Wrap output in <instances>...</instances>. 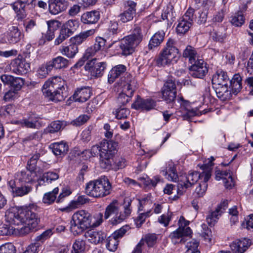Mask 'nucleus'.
I'll return each mask as SVG.
<instances>
[{
    "label": "nucleus",
    "mask_w": 253,
    "mask_h": 253,
    "mask_svg": "<svg viewBox=\"0 0 253 253\" xmlns=\"http://www.w3.org/2000/svg\"><path fill=\"white\" fill-rule=\"evenodd\" d=\"M23 37V35L17 26H11L9 28L7 39L10 43L19 42Z\"/></svg>",
    "instance_id": "393cba45"
},
{
    "label": "nucleus",
    "mask_w": 253,
    "mask_h": 253,
    "mask_svg": "<svg viewBox=\"0 0 253 253\" xmlns=\"http://www.w3.org/2000/svg\"><path fill=\"white\" fill-rule=\"evenodd\" d=\"M13 123L15 124H20L22 126L28 128L36 129H39L42 126L41 122L39 121L37 118L33 119L32 118H29L20 121H14Z\"/></svg>",
    "instance_id": "c756f323"
},
{
    "label": "nucleus",
    "mask_w": 253,
    "mask_h": 253,
    "mask_svg": "<svg viewBox=\"0 0 253 253\" xmlns=\"http://www.w3.org/2000/svg\"><path fill=\"white\" fill-rule=\"evenodd\" d=\"M95 32V29H90L81 32L79 35L71 38L70 40V42H72L78 47V45L81 44L88 37L93 35Z\"/></svg>",
    "instance_id": "a878e982"
},
{
    "label": "nucleus",
    "mask_w": 253,
    "mask_h": 253,
    "mask_svg": "<svg viewBox=\"0 0 253 253\" xmlns=\"http://www.w3.org/2000/svg\"><path fill=\"white\" fill-rule=\"evenodd\" d=\"M58 191V188L56 187L52 191L44 194L42 198L43 203L48 205L52 204L56 199Z\"/></svg>",
    "instance_id": "de8ad7c7"
},
{
    "label": "nucleus",
    "mask_w": 253,
    "mask_h": 253,
    "mask_svg": "<svg viewBox=\"0 0 253 253\" xmlns=\"http://www.w3.org/2000/svg\"><path fill=\"white\" fill-rule=\"evenodd\" d=\"M115 115L118 119L126 118L129 114V111L126 108H120L116 110Z\"/></svg>",
    "instance_id": "69168bd1"
},
{
    "label": "nucleus",
    "mask_w": 253,
    "mask_h": 253,
    "mask_svg": "<svg viewBox=\"0 0 253 253\" xmlns=\"http://www.w3.org/2000/svg\"><path fill=\"white\" fill-rule=\"evenodd\" d=\"M99 18V12L94 10L83 14L81 17V20L84 23L90 24L97 22Z\"/></svg>",
    "instance_id": "7c9ffc66"
},
{
    "label": "nucleus",
    "mask_w": 253,
    "mask_h": 253,
    "mask_svg": "<svg viewBox=\"0 0 253 253\" xmlns=\"http://www.w3.org/2000/svg\"><path fill=\"white\" fill-rule=\"evenodd\" d=\"M84 237L89 243L97 245L102 243L106 235L102 231L89 229L84 232Z\"/></svg>",
    "instance_id": "a211bd4d"
},
{
    "label": "nucleus",
    "mask_w": 253,
    "mask_h": 253,
    "mask_svg": "<svg viewBox=\"0 0 253 253\" xmlns=\"http://www.w3.org/2000/svg\"><path fill=\"white\" fill-rule=\"evenodd\" d=\"M120 86L122 89L118 97L119 104L125 105L130 100L136 87V81L129 73H126L125 76L121 79Z\"/></svg>",
    "instance_id": "423d86ee"
},
{
    "label": "nucleus",
    "mask_w": 253,
    "mask_h": 253,
    "mask_svg": "<svg viewBox=\"0 0 253 253\" xmlns=\"http://www.w3.org/2000/svg\"><path fill=\"white\" fill-rule=\"evenodd\" d=\"M5 220L6 218H5ZM9 224L1 223L0 224V235L8 236L14 233H16V229L14 228L11 225L12 224L6 221ZM12 225H14L12 224Z\"/></svg>",
    "instance_id": "a18cd8bd"
},
{
    "label": "nucleus",
    "mask_w": 253,
    "mask_h": 253,
    "mask_svg": "<svg viewBox=\"0 0 253 253\" xmlns=\"http://www.w3.org/2000/svg\"><path fill=\"white\" fill-rule=\"evenodd\" d=\"M175 42L171 39H169L167 42L166 46L162 50L160 55L156 60V63L159 66H164L170 64L173 60L180 56L178 48L175 46Z\"/></svg>",
    "instance_id": "6e6552de"
},
{
    "label": "nucleus",
    "mask_w": 253,
    "mask_h": 253,
    "mask_svg": "<svg viewBox=\"0 0 253 253\" xmlns=\"http://www.w3.org/2000/svg\"><path fill=\"white\" fill-rule=\"evenodd\" d=\"M49 63L52 69L54 68L56 69H60L68 67L69 60L62 56H59L53 58L51 61H49Z\"/></svg>",
    "instance_id": "4c0bfd02"
},
{
    "label": "nucleus",
    "mask_w": 253,
    "mask_h": 253,
    "mask_svg": "<svg viewBox=\"0 0 253 253\" xmlns=\"http://www.w3.org/2000/svg\"><path fill=\"white\" fill-rule=\"evenodd\" d=\"M78 47L70 42L69 45L62 46L59 49V51L63 55L70 58H73L78 53Z\"/></svg>",
    "instance_id": "72a5a7b5"
},
{
    "label": "nucleus",
    "mask_w": 253,
    "mask_h": 253,
    "mask_svg": "<svg viewBox=\"0 0 253 253\" xmlns=\"http://www.w3.org/2000/svg\"><path fill=\"white\" fill-rule=\"evenodd\" d=\"M58 178L59 175L57 173L54 171H48L44 173L42 177L39 179L38 185H42L44 184L45 182L50 183L53 181L58 179Z\"/></svg>",
    "instance_id": "e433bc0d"
},
{
    "label": "nucleus",
    "mask_w": 253,
    "mask_h": 253,
    "mask_svg": "<svg viewBox=\"0 0 253 253\" xmlns=\"http://www.w3.org/2000/svg\"><path fill=\"white\" fill-rule=\"evenodd\" d=\"M112 190L111 183L105 176L87 183L85 186V193L95 198L103 197L110 194Z\"/></svg>",
    "instance_id": "7ed1b4c3"
},
{
    "label": "nucleus",
    "mask_w": 253,
    "mask_h": 253,
    "mask_svg": "<svg viewBox=\"0 0 253 253\" xmlns=\"http://www.w3.org/2000/svg\"><path fill=\"white\" fill-rule=\"evenodd\" d=\"M135 15V14H134L124 10L123 12L120 14L119 17L121 22L123 23H126L131 21Z\"/></svg>",
    "instance_id": "0e129e2a"
},
{
    "label": "nucleus",
    "mask_w": 253,
    "mask_h": 253,
    "mask_svg": "<svg viewBox=\"0 0 253 253\" xmlns=\"http://www.w3.org/2000/svg\"><path fill=\"white\" fill-rule=\"evenodd\" d=\"M165 33L164 32H158L155 33L151 38L148 47L150 49H152L153 47L159 46L164 39Z\"/></svg>",
    "instance_id": "a19ab883"
},
{
    "label": "nucleus",
    "mask_w": 253,
    "mask_h": 253,
    "mask_svg": "<svg viewBox=\"0 0 253 253\" xmlns=\"http://www.w3.org/2000/svg\"><path fill=\"white\" fill-rule=\"evenodd\" d=\"M192 25V22L186 21L181 18L176 27V32L178 34H184L189 31Z\"/></svg>",
    "instance_id": "79ce46f5"
},
{
    "label": "nucleus",
    "mask_w": 253,
    "mask_h": 253,
    "mask_svg": "<svg viewBox=\"0 0 253 253\" xmlns=\"http://www.w3.org/2000/svg\"><path fill=\"white\" fill-rule=\"evenodd\" d=\"M12 71L17 75L26 74L30 69V63L22 58H16L11 63Z\"/></svg>",
    "instance_id": "f3484780"
},
{
    "label": "nucleus",
    "mask_w": 253,
    "mask_h": 253,
    "mask_svg": "<svg viewBox=\"0 0 253 253\" xmlns=\"http://www.w3.org/2000/svg\"><path fill=\"white\" fill-rule=\"evenodd\" d=\"M52 69L48 62L46 64L42 65L39 67L37 71L38 75L39 78H45Z\"/></svg>",
    "instance_id": "603ef678"
},
{
    "label": "nucleus",
    "mask_w": 253,
    "mask_h": 253,
    "mask_svg": "<svg viewBox=\"0 0 253 253\" xmlns=\"http://www.w3.org/2000/svg\"><path fill=\"white\" fill-rule=\"evenodd\" d=\"M126 70V67L122 64H119L114 67L109 72L108 75V80L110 84L113 83L115 80L124 74Z\"/></svg>",
    "instance_id": "b1692460"
},
{
    "label": "nucleus",
    "mask_w": 253,
    "mask_h": 253,
    "mask_svg": "<svg viewBox=\"0 0 253 253\" xmlns=\"http://www.w3.org/2000/svg\"><path fill=\"white\" fill-rule=\"evenodd\" d=\"M119 211L118 202L117 201H114L107 206L104 213V218L108 219L111 215L118 213Z\"/></svg>",
    "instance_id": "c03bdc74"
},
{
    "label": "nucleus",
    "mask_w": 253,
    "mask_h": 253,
    "mask_svg": "<svg viewBox=\"0 0 253 253\" xmlns=\"http://www.w3.org/2000/svg\"><path fill=\"white\" fill-rule=\"evenodd\" d=\"M156 102L151 98L144 99L138 96L137 99L131 105V107L135 110L150 111L155 108Z\"/></svg>",
    "instance_id": "dca6fc26"
},
{
    "label": "nucleus",
    "mask_w": 253,
    "mask_h": 253,
    "mask_svg": "<svg viewBox=\"0 0 253 253\" xmlns=\"http://www.w3.org/2000/svg\"><path fill=\"white\" fill-rule=\"evenodd\" d=\"M53 234L52 230L49 229L44 231L41 235L38 236L35 241L40 242L42 244L45 240L48 239Z\"/></svg>",
    "instance_id": "e2e57ef3"
},
{
    "label": "nucleus",
    "mask_w": 253,
    "mask_h": 253,
    "mask_svg": "<svg viewBox=\"0 0 253 253\" xmlns=\"http://www.w3.org/2000/svg\"><path fill=\"white\" fill-rule=\"evenodd\" d=\"M24 84V81L22 78L13 77V80L11 82L10 85L12 89L18 92L21 89Z\"/></svg>",
    "instance_id": "052dcab7"
},
{
    "label": "nucleus",
    "mask_w": 253,
    "mask_h": 253,
    "mask_svg": "<svg viewBox=\"0 0 253 253\" xmlns=\"http://www.w3.org/2000/svg\"><path fill=\"white\" fill-rule=\"evenodd\" d=\"M162 172L166 178L169 181L176 182L178 179L175 165L172 161H169L167 164L166 168L162 171Z\"/></svg>",
    "instance_id": "4be33fe9"
},
{
    "label": "nucleus",
    "mask_w": 253,
    "mask_h": 253,
    "mask_svg": "<svg viewBox=\"0 0 253 253\" xmlns=\"http://www.w3.org/2000/svg\"><path fill=\"white\" fill-rule=\"evenodd\" d=\"M208 181H201L199 183V186L196 188L195 193L198 197H203L207 190L208 184L207 183Z\"/></svg>",
    "instance_id": "13d9d810"
},
{
    "label": "nucleus",
    "mask_w": 253,
    "mask_h": 253,
    "mask_svg": "<svg viewBox=\"0 0 253 253\" xmlns=\"http://www.w3.org/2000/svg\"><path fill=\"white\" fill-rule=\"evenodd\" d=\"M191 233L192 231L190 227H186L185 230L178 228L170 234L169 237L171 238L172 242L174 244H176L179 242H182L184 236H190Z\"/></svg>",
    "instance_id": "5701e85b"
},
{
    "label": "nucleus",
    "mask_w": 253,
    "mask_h": 253,
    "mask_svg": "<svg viewBox=\"0 0 253 253\" xmlns=\"http://www.w3.org/2000/svg\"><path fill=\"white\" fill-rule=\"evenodd\" d=\"M118 143L114 141L103 140L100 142V165L104 169H109L113 156L117 152Z\"/></svg>",
    "instance_id": "0eeeda50"
},
{
    "label": "nucleus",
    "mask_w": 253,
    "mask_h": 253,
    "mask_svg": "<svg viewBox=\"0 0 253 253\" xmlns=\"http://www.w3.org/2000/svg\"><path fill=\"white\" fill-rule=\"evenodd\" d=\"M210 169L204 170L200 173L197 171L189 172L185 178V181H179L177 186V192L179 195H182L189 187L194 185L199 180L208 181L211 177Z\"/></svg>",
    "instance_id": "1a4fd4ad"
},
{
    "label": "nucleus",
    "mask_w": 253,
    "mask_h": 253,
    "mask_svg": "<svg viewBox=\"0 0 253 253\" xmlns=\"http://www.w3.org/2000/svg\"><path fill=\"white\" fill-rule=\"evenodd\" d=\"M36 0H17L11 4V6L16 13V17L18 20L24 19L26 16V7L33 5L35 6Z\"/></svg>",
    "instance_id": "9b49d317"
},
{
    "label": "nucleus",
    "mask_w": 253,
    "mask_h": 253,
    "mask_svg": "<svg viewBox=\"0 0 253 253\" xmlns=\"http://www.w3.org/2000/svg\"><path fill=\"white\" fill-rule=\"evenodd\" d=\"M35 206L32 205L17 211H7L6 218L10 223L19 225L22 223L36 228L40 222L37 214L33 211Z\"/></svg>",
    "instance_id": "f257e3e1"
},
{
    "label": "nucleus",
    "mask_w": 253,
    "mask_h": 253,
    "mask_svg": "<svg viewBox=\"0 0 253 253\" xmlns=\"http://www.w3.org/2000/svg\"><path fill=\"white\" fill-rule=\"evenodd\" d=\"M190 75L194 78L203 79L208 73L207 63L203 59L198 60L189 68Z\"/></svg>",
    "instance_id": "4468645a"
},
{
    "label": "nucleus",
    "mask_w": 253,
    "mask_h": 253,
    "mask_svg": "<svg viewBox=\"0 0 253 253\" xmlns=\"http://www.w3.org/2000/svg\"><path fill=\"white\" fill-rule=\"evenodd\" d=\"M182 56L184 58H188L189 61L192 64L196 63L197 60H200L196 49L190 45H188L184 50Z\"/></svg>",
    "instance_id": "2f4dec72"
},
{
    "label": "nucleus",
    "mask_w": 253,
    "mask_h": 253,
    "mask_svg": "<svg viewBox=\"0 0 253 253\" xmlns=\"http://www.w3.org/2000/svg\"><path fill=\"white\" fill-rule=\"evenodd\" d=\"M228 204V201L224 200L218 205L214 211H211L209 213L207 216L206 220L210 226H212L215 224L219 217L227 208Z\"/></svg>",
    "instance_id": "2eb2a0df"
},
{
    "label": "nucleus",
    "mask_w": 253,
    "mask_h": 253,
    "mask_svg": "<svg viewBox=\"0 0 253 253\" xmlns=\"http://www.w3.org/2000/svg\"><path fill=\"white\" fill-rule=\"evenodd\" d=\"M142 39L141 29L140 27H136L131 34L125 37L119 42V45L122 50V54L124 56L131 54Z\"/></svg>",
    "instance_id": "20e7f679"
},
{
    "label": "nucleus",
    "mask_w": 253,
    "mask_h": 253,
    "mask_svg": "<svg viewBox=\"0 0 253 253\" xmlns=\"http://www.w3.org/2000/svg\"><path fill=\"white\" fill-rule=\"evenodd\" d=\"M48 30L45 35V38L48 41H51L55 36L54 32L60 25V23L57 20H50L47 22Z\"/></svg>",
    "instance_id": "473e14b6"
},
{
    "label": "nucleus",
    "mask_w": 253,
    "mask_h": 253,
    "mask_svg": "<svg viewBox=\"0 0 253 253\" xmlns=\"http://www.w3.org/2000/svg\"><path fill=\"white\" fill-rule=\"evenodd\" d=\"M69 3L66 0H49V11L52 14L56 15L67 9Z\"/></svg>",
    "instance_id": "6ab92c4d"
},
{
    "label": "nucleus",
    "mask_w": 253,
    "mask_h": 253,
    "mask_svg": "<svg viewBox=\"0 0 253 253\" xmlns=\"http://www.w3.org/2000/svg\"><path fill=\"white\" fill-rule=\"evenodd\" d=\"M157 239L158 237L155 234H148L141 240H143V246L146 243L149 247H152L156 243Z\"/></svg>",
    "instance_id": "864d4df0"
},
{
    "label": "nucleus",
    "mask_w": 253,
    "mask_h": 253,
    "mask_svg": "<svg viewBox=\"0 0 253 253\" xmlns=\"http://www.w3.org/2000/svg\"><path fill=\"white\" fill-rule=\"evenodd\" d=\"M43 94L55 102L61 101L67 96L64 87V82L60 77L50 79L42 86Z\"/></svg>",
    "instance_id": "f03ea898"
},
{
    "label": "nucleus",
    "mask_w": 253,
    "mask_h": 253,
    "mask_svg": "<svg viewBox=\"0 0 253 253\" xmlns=\"http://www.w3.org/2000/svg\"><path fill=\"white\" fill-rule=\"evenodd\" d=\"M231 23L236 27L241 26L245 22V18L242 11H238L231 17Z\"/></svg>",
    "instance_id": "8fccbe9b"
},
{
    "label": "nucleus",
    "mask_w": 253,
    "mask_h": 253,
    "mask_svg": "<svg viewBox=\"0 0 253 253\" xmlns=\"http://www.w3.org/2000/svg\"><path fill=\"white\" fill-rule=\"evenodd\" d=\"M151 214V211L149 210L146 212L141 213L134 220L135 224L138 227H140L145 222L147 217H149Z\"/></svg>",
    "instance_id": "bf43d9fd"
},
{
    "label": "nucleus",
    "mask_w": 253,
    "mask_h": 253,
    "mask_svg": "<svg viewBox=\"0 0 253 253\" xmlns=\"http://www.w3.org/2000/svg\"><path fill=\"white\" fill-rule=\"evenodd\" d=\"M66 125L67 123L65 121H54L46 128L45 131L46 133H54L63 129Z\"/></svg>",
    "instance_id": "ea45409f"
},
{
    "label": "nucleus",
    "mask_w": 253,
    "mask_h": 253,
    "mask_svg": "<svg viewBox=\"0 0 253 253\" xmlns=\"http://www.w3.org/2000/svg\"><path fill=\"white\" fill-rule=\"evenodd\" d=\"M85 248V242L81 239L76 240L73 245V251L77 253H83Z\"/></svg>",
    "instance_id": "5fc2aeb1"
},
{
    "label": "nucleus",
    "mask_w": 253,
    "mask_h": 253,
    "mask_svg": "<svg viewBox=\"0 0 253 253\" xmlns=\"http://www.w3.org/2000/svg\"><path fill=\"white\" fill-rule=\"evenodd\" d=\"M163 99L167 103L173 104L176 98V88L175 82L172 79H169L165 83L162 88Z\"/></svg>",
    "instance_id": "9d476101"
},
{
    "label": "nucleus",
    "mask_w": 253,
    "mask_h": 253,
    "mask_svg": "<svg viewBox=\"0 0 253 253\" xmlns=\"http://www.w3.org/2000/svg\"><path fill=\"white\" fill-rule=\"evenodd\" d=\"M211 37L215 42H223L226 37L225 29L223 27H220L216 29H213L211 32Z\"/></svg>",
    "instance_id": "c9c22d12"
},
{
    "label": "nucleus",
    "mask_w": 253,
    "mask_h": 253,
    "mask_svg": "<svg viewBox=\"0 0 253 253\" xmlns=\"http://www.w3.org/2000/svg\"><path fill=\"white\" fill-rule=\"evenodd\" d=\"M251 245L250 240L244 238L233 242L230 245V248L234 253H244Z\"/></svg>",
    "instance_id": "aec40b11"
},
{
    "label": "nucleus",
    "mask_w": 253,
    "mask_h": 253,
    "mask_svg": "<svg viewBox=\"0 0 253 253\" xmlns=\"http://www.w3.org/2000/svg\"><path fill=\"white\" fill-rule=\"evenodd\" d=\"M106 68V62H97L95 58L89 61L84 66L85 70L88 71L92 77L95 78L101 77Z\"/></svg>",
    "instance_id": "f8f14e48"
},
{
    "label": "nucleus",
    "mask_w": 253,
    "mask_h": 253,
    "mask_svg": "<svg viewBox=\"0 0 253 253\" xmlns=\"http://www.w3.org/2000/svg\"><path fill=\"white\" fill-rule=\"evenodd\" d=\"M199 243L195 240L188 242L186 246L187 250L185 253H200L198 249Z\"/></svg>",
    "instance_id": "4d7b16f0"
},
{
    "label": "nucleus",
    "mask_w": 253,
    "mask_h": 253,
    "mask_svg": "<svg viewBox=\"0 0 253 253\" xmlns=\"http://www.w3.org/2000/svg\"><path fill=\"white\" fill-rule=\"evenodd\" d=\"M92 217L90 213L85 210H80L72 215L70 230L74 235H77L85 229L91 227Z\"/></svg>",
    "instance_id": "39448f33"
},
{
    "label": "nucleus",
    "mask_w": 253,
    "mask_h": 253,
    "mask_svg": "<svg viewBox=\"0 0 253 253\" xmlns=\"http://www.w3.org/2000/svg\"><path fill=\"white\" fill-rule=\"evenodd\" d=\"M16 249L11 243L6 244L0 247V253H15Z\"/></svg>",
    "instance_id": "338daca9"
},
{
    "label": "nucleus",
    "mask_w": 253,
    "mask_h": 253,
    "mask_svg": "<svg viewBox=\"0 0 253 253\" xmlns=\"http://www.w3.org/2000/svg\"><path fill=\"white\" fill-rule=\"evenodd\" d=\"M79 26V23L78 20H69L63 25L62 29L71 36Z\"/></svg>",
    "instance_id": "37998d69"
},
{
    "label": "nucleus",
    "mask_w": 253,
    "mask_h": 253,
    "mask_svg": "<svg viewBox=\"0 0 253 253\" xmlns=\"http://www.w3.org/2000/svg\"><path fill=\"white\" fill-rule=\"evenodd\" d=\"M229 78L225 72L221 70H218L212 79V83L214 86L226 84H228Z\"/></svg>",
    "instance_id": "cd10ccee"
},
{
    "label": "nucleus",
    "mask_w": 253,
    "mask_h": 253,
    "mask_svg": "<svg viewBox=\"0 0 253 253\" xmlns=\"http://www.w3.org/2000/svg\"><path fill=\"white\" fill-rule=\"evenodd\" d=\"M131 202L132 201L129 198L126 197L124 199L123 204L124 212H119L118 213L116 214L110 220L112 224L117 225L120 223L130 215L131 212V209L130 207Z\"/></svg>",
    "instance_id": "ddd939ff"
},
{
    "label": "nucleus",
    "mask_w": 253,
    "mask_h": 253,
    "mask_svg": "<svg viewBox=\"0 0 253 253\" xmlns=\"http://www.w3.org/2000/svg\"><path fill=\"white\" fill-rule=\"evenodd\" d=\"M215 91L219 98H226L228 95H230L231 91L229 92L228 84H221L220 85L214 86Z\"/></svg>",
    "instance_id": "09e8293b"
},
{
    "label": "nucleus",
    "mask_w": 253,
    "mask_h": 253,
    "mask_svg": "<svg viewBox=\"0 0 253 253\" xmlns=\"http://www.w3.org/2000/svg\"><path fill=\"white\" fill-rule=\"evenodd\" d=\"M91 94V90L89 87H81L75 92L73 98L75 101L84 102L90 98Z\"/></svg>",
    "instance_id": "412c9836"
},
{
    "label": "nucleus",
    "mask_w": 253,
    "mask_h": 253,
    "mask_svg": "<svg viewBox=\"0 0 253 253\" xmlns=\"http://www.w3.org/2000/svg\"><path fill=\"white\" fill-rule=\"evenodd\" d=\"M202 235L204 240L209 243L211 242L212 232L210 229H209L206 224H203L202 225Z\"/></svg>",
    "instance_id": "680f3d73"
},
{
    "label": "nucleus",
    "mask_w": 253,
    "mask_h": 253,
    "mask_svg": "<svg viewBox=\"0 0 253 253\" xmlns=\"http://www.w3.org/2000/svg\"><path fill=\"white\" fill-rule=\"evenodd\" d=\"M136 2L131 0H126L123 3L125 11L131 12L132 14H136Z\"/></svg>",
    "instance_id": "6e6d98bb"
},
{
    "label": "nucleus",
    "mask_w": 253,
    "mask_h": 253,
    "mask_svg": "<svg viewBox=\"0 0 253 253\" xmlns=\"http://www.w3.org/2000/svg\"><path fill=\"white\" fill-rule=\"evenodd\" d=\"M106 241V248L111 252H115L118 248L119 240L111 235L107 238Z\"/></svg>",
    "instance_id": "3c124183"
},
{
    "label": "nucleus",
    "mask_w": 253,
    "mask_h": 253,
    "mask_svg": "<svg viewBox=\"0 0 253 253\" xmlns=\"http://www.w3.org/2000/svg\"><path fill=\"white\" fill-rule=\"evenodd\" d=\"M35 170H32L28 168L26 171H22L20 173L19 176V180L21 182H25L29 184L33 182L34 178L36 176Z\"/></svg>",
    "instance_id": "f704fd0d"
},
{
    "label": "nucleus",
    "mask_w": 253,
    "mask_h": 253,
    "mask_svg": "<svg viewBox=\"0 0 253 253\" xmlns=\"http://www.w3.org/2000/svg\"><path fill=\"white\" fill-rule=\"evenodd\" d=\"M213 6V3L212 1H207L205 5H203L202 9L198 12L197 17V23L199 24H205L207 20L208 10L210 7Z\"/></svg>",
    "instance_id": "c85d7f7f"
},
{
    "label": "nucleus",
    "mask_w": 253,
    "mask_h": 253,
    "mask_svg": "<svg viewBox=\"0 0 253 253\" xmlns=\"http://www.w3.org/2000/svg\"><path fill=\"white\" fill-rule=\"evenodd\" d=\"M242 78L238 74H235L230 81L231 92L236 95L242 89Z\"/></svg>",
    "instance_id": "58836bf2"
},
{
    "label": "nucleus",
    "mask_w": 253,
    "mask_h": 253,
    "mask_svg": "<svg viewBox=\"0 0 253 253\" xmlns=\"http://www.w3.org/2000/svg\"><path fill=\"white\" fill-rule=\"evenodd\" d=\"M93 129V126H89L82 132L81 137L84 141L88 142L90 140L91 138V133Z\"/></svg>",
    "instance_id": "774afa93"
},
{
    "label": "nucleus",
    "mask_w": 253,
    "mask_h": 253,
    "mask_svg": "<svg viewBox=\"0 0 253 253\" xmlns=\"http://www.w3.org/2000/svg\"><path fill=\"white\" fill-rule=\"evenodd\" d=\"M32 190L33 187L32 185L29 184L22 185L17 187L16 189L15 190V193L13 196L23 197L28 195Z\"/></svg>",
    "instance_id": "49530a36"
},
{
    "label": "nucleus",
    "mask_w": 253,
    "mask_h": 253,
    "mask_svg": "<svg viewBox=\"0 0 253 253\" xmlns=\"http://www.w3.org/2000/svg\"><path fill=\"white\" fill-rule=\"evenodd\" d=\"M49 148L56 156L65 155L68 150V144L63 141L52 143Z\"/></svg>",
    "instance_id": "bb28decb"
}]
</instances>
